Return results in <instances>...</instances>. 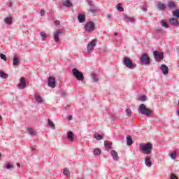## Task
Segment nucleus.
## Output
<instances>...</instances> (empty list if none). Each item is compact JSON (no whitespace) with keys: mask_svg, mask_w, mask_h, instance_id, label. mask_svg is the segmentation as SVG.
<instances>
[{"mask_svg":"<svg viewBox=\"0 0 179 179\" xmlns=\"http://www.w3.org/2000/svg\"><path fill=\"white\" fill-rule=\"evenodd\" d=\"M161 24L163 26V27H166V29H169V24H167V22L164 21H161Z\"/></svg>","mask_w":179,"mask_h":179,"instance_id":"obj_38","label":"nucleus"},{"mask_svg":"<svg viewBox=\"0 0 179 179\" xmlns=\"http://www.w3.org/2000/svg\"><path fill=\"white\" fill-rule=\"evenodd\" d=\"M97 44V40L93 39L91 42L88 43L87 45V51L89 53L92 52L93 51V49L94 48V46Z\"/></svg>","mask_w":179,"mask_h":179,"instance_id":"obj_7","label":"nucleus"},{"mask_svg":"<svg viewBox=\"0 0 179 179\" xmlns=\"http://www.w3.org/2000/svg\"><path fill=\"white\" fill-rule=\"evenodd\" d=\"M140 62L143 65H150V57L147 54H143L140 57Z\"/></svg>","mask_w":179,"mask_h":179,"instance_id":"obj_5","label":"nucleus"},{"mask_svg":"<svg viewBox=\"0 0 179 179\" xmlns=\"http://www.w3.org/2000/svg\"><path fill=\"white\" fill-rule=\"evenodd\" d=\"M28 132L31 136H34V135H36V134H37L34 130H33V129H30V128L28 129Z\"/></svg>","mask_w":179,"mask_h":179,"instance_id":"obj_35","label":"nucleus"},{"mask_svg":"<svg viewBox=\"0 0 179 179\" xmlns=\"http://www.w3.org/2000/svg\"><path fill=\"white\" fill-rule=\"evenodd\" d=\"M138 113L143 115H146L147 117H150V114L153 113L152 109L146 108L145 104H141L138 107Z\"/></svg>","mask_w":179,"mask_h":179,"instance_id":"obj_2","label":"nucleus"},{"mask_svg":"<svg viewBox=\"0 0 179 179\" xmlns=\"http://www.w3.org/2000/svg\"><path fill=\"white\" fill-rule=\"evenodd\" d=\"M170 24H172V26H178L179 22H178V20L176 19V18H171V20H169Z\"/></svg>","mask_w":179,"mask_h":179,"instance_id":"obj_18","label":"nucleus"},{"mask_svg":"<svg viewBox=\"0 0 179 179\" xmlns=\"http://www.w3.org/2000/svg\"><path fill=\"white\" fill-rule=\"evenodd\" d=\"M4 22L6 24L10 25L12 24V18L11 17H6L4 19Z\"/></svg>","mask_w":179,"mask_h":179,"instance_id":"obj_26","label":"nucleus"},{"mask_svg":"<svg viewBox=\"0 0 179 179\" xmlns=\"http://www.w3.org/2000/svg\"><path fill=\"white\" fill-rule=\"evenodd\" d=\"M41 16H44L45 15V11L44 10H41L40 12Z\"/></svg>","mask_w":179,"mask_h":179,"instance_id":"obj_44","label":"nucleus"},{"mask_svg":"<svg viewBox=\"0 0 179 179\" xmlns=\"http://www.w3.org/2000/svg\"><path fill=\"white\" fill-rule=\"evenodd\" d=\"M64 34V31L58 29L54 32V40L56 43L59 41V35Z\"/></svg>","mask_w":179,"mask_h":179,"instance_id":"obj_8","label":"nucleus"},{"mask_svg":"<svg viewBox=\"0 0 179 179\" xmlns=\"http://www.w3.org/2000/svg\"><path fill=\"white\" fill-rule=\"evenodd\" d=\"M108 17H109V18H110V17H111V16H110V15H108Z\"/></svg>","mask_w":179,"mask_h":179,"instance_id":"obj_53","label":"nucleus"},{"mask_svg":"<svg viewBox=\"0 0 179 179\" xmlns=\"http://www.w3.org/2000/svg\"><path fill=\"white\" fill-rule=\"evenodd\" d=\"M172 13H173V16H174L175 17H178V19H179V10L178 9L176 10Z\"/></svg>","mask_w":179,"mask_h":179,"instance_id":"obj_29","label":"nucleus"},{"mask_svg":"<svg viewBox=\"0 0 179 179\" xmlns=\"http://www.w3.org/2000/svg\"><path fill=\"white\" fill-rule=\"evenodd\" d=\"M157 31H162V29H157Z\"/></svg>","mask_w":179,"mask_h":179,"instance_id":"obj_51","label":"nucleus"},{"mask_svg":"<svg viewBox=\"0 0 179 179\" xmlns=\"http://www.w3.org/2000/svg\"><path fill=\"white\" fill-rule=\"evenodd\" d=\"M35 100L37 103H43V98H41L38 94L35 95Z\"/></svg>","mask_w":179,"mask_h":179,"instance_id":"obj_27","label":"nucleus"},{"mask_svg":"<svg viewBox=\"0 0 179 179\" xmlns=\"http://www.w3.org/2000/svg\"><path fill=\"white\" fill-rule=\"evenodd\" d=\"M92 78L94 80V82H99V78L97 77V75L96 73H92Z\"/></svg>","mask_w":179,"mask_h":179,"instance_id":"obj_33","label":"nucleus"},{"mask_svg":"<svg viewBox=\"0 0 179 179\" xmlns=\"http://www.w3.org/2000/svg\"><path fill=\"white\" fill-rule=\"evenodd\" d=\"M48 86L49 87H52V89H54L55 87V77L54 76H50L48 78Z\"/></svg>","mask_w":179,"mask_h":179,"instance_id":"obj_9","label":"nucleus"},{"mask_svg":"<svg viewBox=\"0 0 179 179\" xmlns=\"http://www.w3.org/2000/svg\"><path fill=\"white\" fill-rule=\"evenodd\" d=\"M157 8L159 10H164V9L167 8V6L165 3L159 1L157 4Z\"/></svg>","mask_w":179,"mask_h":179,"instance_id":"obj_16","label":"nucleus"},{"mask_svg":"<svg viewBox=\"0 0 179 179\" xmlns=\"http://www.w3.org/2000/svg\"><path fill=\"white\" fill-rule=\"evenodd\" d=\"M151 159H152V157H145V166H147V167H151L152 166Z\"/></svg>","mask_w":179,"mask_h":179,"instance_id":"obj_15","label":"nucleus"},{"mask_svg":"<svg viewBox=\"0 0 179 179\" xmlns=\"http://www.w3.org/2000/svg\"><path fill=\"white\" fill-rule=\"evenodd\" d=\"M0 156H1V154H0Z\"/></svg>","mask_w":179,"mask_h":179,"instance_id":"obj_54","label":"nucleus"},{"mask_svg":"<svg viewBox=\"0 0 179 179\" xmlns=\"http://www.w3.org/2000/svg\"><path fill=\"white\" fill-rule=\"evenodd\" d=\"M67 138L69 139V141H70L71 142L73 141V133H72V131H69L67 133Z\"/></svg>","mask_w":179,"mask_h":179,"instance_id":"obj_22","label":"nucleus"},{"mask_svg":"<svg viewBox=\"0 0 179 179\" xmlns=\"http://www.w3.org/2000/svg\"><path fill=\"white\" fill-rule=\"evenodd\" d=\"M154 57L157 62L162 61V59H163L164 58L163 53H160L158 51H154Z\"/></svg>","mask_w":179,"mask_h":179,"instance_id":"obj_10","label":"nucleus"},{"mask_svg":"<svg viewBox=\"0 0 179 179\" xmlns=\"http://www.w3.org/2000/svg\"><path fill=\"white\" fill-rule=\"evenodd\" d=\"M0 58H1V59H3V61L7 60L6 55H5L4 54H2V53L0 54Z\"/></svg>","mask_w":179,"mask_h":179,"instance_id":"obj_39","label":"nucleus"},{"mask_svg":"<svg viewBox=\"0 0 179 179\" xmlns=\"http://www.w3.org/2000/svg\"><path fill=\"white\" fill-rule=\"evenodd\" d=\"M40 34H41V36L42 37L43 41H44L45 38H47V34L44 32H41Z\"/></svg>","mask_w":179,"mask_h":179,"instance_id":"obj_37","label":"nucleus"},{"mask_svg":"<svg viewBox=\"0 0 179 179\" xmlns=\"http://www.w3.org/2000/svg\"><path fill=\"white\" fill-rule=\"evenodd\" d=\"M127 145H128V146H131V145L134 143V141H132V137H131V136H127Z\"/></svg>","mask_w":179,"mask_h":179,"instance_id":"obj_24","label":"nucleus"},{"mask_svg":"<svg viewBox=\"0 0 179 179\" xmlns=\"http://www.w3.org/2000/svg\"><path fill=\"white\" fill-rule=\"evenodd\" d=\"M114 35L115 36H118V33L116 32V33L114 34Z\"/></svg>","mask_w":179,"mask_h":179,"instance_id":"obj_49","label":"nucleus"},{"mask_svg":"<svg viewBox=\"0 0 179 179\" xmlns=\"http://www.w3.org/2000/svg\"><path fill=\"white\" fill-rule=\"evenodd\" d=\"M116 8L117 9V10H119V12H124V8L121 6V3L117 4L116 6Z\"/></svg>","mask_w":179,"mask_h":179,"instance_id":"obj_30","label":"nucleus"},{"mask_svg":"<svg viewBox=\"0 0 179 179\" xmlns=\"http://www.w3.org/2000/svg\"><path fill=\"white\" fill-rule=\"evenodd\" d=\"M110 155L113 156V159L115 161L118 160V159H119L118 153H117V152H115V150L110 151Z\"/></svg>","mask_w":179,"mask_h":179,"instance_id":"obj_19","label":"nucleus"},{"mask_svg":"<svg viewBox=\"0 0 179 179\" xmlns=\"http://www.w3.org/2000/svg\"><path fill=\"white\" fill-rule=\"evenodd\" d=\"M94 22L92 21L87 22L85 24V29L86 31H88V33H90V31H94Z\"/></svg>","mask_w":179,"mask_h":179,"instance_id":"obj_6","label":"nucleus"},{"mask_svg":"<svg viewBox=\"0 0 179 179\" xmlns=\"http://www.w3.org/2000/svg\"><path fill=\"white\" fill-rule=\"evenodd\" d=\"M48 124L52 129H55V124H54V122L52 121L51 120H48Z\"/></svg>","mask_w":179,"mask_h":179,"instance_id":"obj_21","label":"nucleus"},{"mask_svg":"<svg viewBox=\"0 0 179 179\" xmlns=\"http://www.w3.org/2000/svg\"><path fill=\"white\" fill-rule=\"evenodd\" d=\"M94 138H95L96 141H101V139H103V136L100 135L99 133H95L94 134Z\"/></svg>","mask_w":179,"mask_h":179,"instance_id":"obj_25","label":"nucleus"},{"mask_svg":"<svg viewBox=\"0 0 179 179\" xmlns=\"http://www.w3.org/2000/svg\"><path fill=\"white\" fill-rule=\"evenodd\" d=\"M63 174H64V176L66 177H67V178H69V177H71V172L69 171V169H64Z\"/></svg>","mask_w":179,"mask_h":179,"instance_id":"obj_23","label":"nucleus"},{"mask_svg":"<svg viewBox=\"0 0 179 179\" xmlns=\"http://www.w3.org/2000/svg\"><path fill=\"white\" fill-rule=\"evenodd\" d=\"M17 167H20V164L19 163L17 164Z\"/></svg>","mask_w":179,"mask_h":179,"instance_id":"obj_47","label":"nucleus"},{"mask_svg":"<svg viewBox=\"0 0 179 179\" xmlns=\"http://www.w3.org/2000/svg\"><path fill=\"white\" fill-rule=\"evenodd\" d=\"M0 77L3 78V79H7L8 74L4 73L3 71H0Z\"/></svg>","mask_w":179,"mask_h":179,"instance_id":"obj_31","label":"nucleus"},{"mask_svg":"<svg viewBox=\"0 0 179 179\" xmlns=\"http://www.w3.org/2000/svg\"><path fill=\"white\" fill-rule=\"evenodd\" d=\"M13 62L15 66L20 65V57L17 55H14Z\"/></svg>","mask_w":179,"mask_h":179,"instance_id":"obj_12","label":"nucleus"},{"mask_svg":"<svg viewBox=\"0 0 179 179\" xmlns=\"http://www.w3.org/2000/svg\"><path fill=\"white\" fill-rule=\"evenodd\" d=\"M1 120H2V116H1V115H0V121H1Z\"/></svg>","mask_w":179,"mask_h":179,"instance_id":"obj_52","label":"nucleus"},{"mask_svg":"<svg viewBox=\"0 0 179 179\" xmlns=\"http://www.w3.org/2000/svg\"><path fill=\"white\" fill-rule=\"evenodd\" d=\"M143 10H144L145 12H146V10H147L146 8H143Z\"/></svg>","mask_w":179,"mask_h":179,"instance_id":"obj_50","label":"nucleus"},{"mask_svg":"<svg viewBox=\"0 0 179 179\" xmlns=\"http://www.w3.org/2000/svg\"><path fill=\"white\" fill-rule=\"evenodd\" d=\"M147 99L146 96H142L139 98V100H141V101H146Z\"/></svg>","mask_w":179,"mask_h":179,"instance_id":"obj_41","label":"nucleus"},{"mask_svg":"<svg viewBox=\"0 0 179 179\" xmlns=\"http://www.w3.org/2000/svg\"><path fill=\"white\" fill-rule=\"evenodd\" d=\"M112 145H113V143H111L110 141H104V146L106 150H109V149H111Z\"/></svg>","mask_w":179,"mask_h":179,"instance_id":"obj_17","label":"nucleus"},{"mask_svg":"<svg viewBox=\"0 0 179 179\" xmlns=\"http://www.w3.org/2000/svg\"><path fill=\"white\" fill-rule=\"evenodd\" d=\"M17 87L22 90L26 87V78H21L20 80V83L17 85Z\"/></svg>","mask_w":179,"mask_h":179,"instance_id":"obj_11","label":"nucleus"},{"mask_svg":"<svg viewBox=\"0 0 179 179\" xmlns=\"http://www.w3.org/2000/svg\"><path fill=\"white\" fill-rule=\"evenodd\" d=\"M12 167H13V165L10 164H6V169H12Z\"/></svg>","mask_w":179,"mask_h":179,"instance_id":"obj_42","label":"nucleus"},{"mask_svg":"<svg viewBox=\"0 0 179 179\" xmlns=\"http://www.w3.org/2000/svg\"><path fill=\"white\" fill-rule=\"evenodd\" d=\"M64 6H66V8H71L72 6V2H71V0H66L63 2Z\"/></svg>","mask_w":179,"mask_h":179,"instance_id":"obj_20","label":"nucleus"},{"mask_svg":"<svg viewBox=\"0 0 179 179\" xmlns=\"http://www.w3.org/2000/svg\"><path fill=\"white\" fill-rule=\"evenodd\" d=\"M171 159H173V160H176V157H177V152L176 151H174L173 152H172L171 154Z\"/></svg>","mask_w":179,"mask_h":179,"instance_id":"obj_36","label":"nucleus"},{"mask_svg":"<svg viewBox=\"0 0 179 179\" xmlns=\"http://www.w3.org/2000/svg\"><path fill=\"white\" fill-rule=\"evenodd\" d=\"M161 70L164 75H167V73H169V67L166 66V64H162L161 66Z\"/></svg>","mask_w":179,"mask_h":179,"instance_id":"obj_14","label":"nucleus"},{"mask_svg":"<svg viewBox=\"0 0 179 179\" xmlns=\"http://www.w3.org/2000/svg\"><path fill=\"white\" fill-rule=\"evenodd\" d=\"M78 20L80 23H85L86 21V16L83 14H78Z\"/></svg>","mask_w":179,"mask_h":179,"instance_id":"obj_13","label":"nucleus"},{"mask_svg":"<svg viewBox=\"0 0 179 179\" xmlns=\"http://www.w3.org/2000/svg\"><path fill=\"white\" fill-rule=\"evenodd\" d=\"M170 179H178V178L177 177V175L171 173L170 176Z\"/></svg>","mask_w":179,"mask_h":179,"instance_id":"obj_40","label":"nucleus"},{"mask_svg":"<svg viewBox=\"0 0 179 179\" xmlns=\"http://www.w3.org/2000/svg\"><path fill=\"white\" fill-rule=\"evenodd\" d=\"M168 6H169V8H171V9H176V4L173 1H170L168 3Z\"/></svg>","mask_w":179,"mask_h":179,"instance_id":"obj_28","label":"nucleus"},{"mask_svg":"<svg viewBox=\"0 0 179 179\" xmlns=\"http://www.w3.org/2000/svg\"><path fill=\"white\" fill-rule=\"evenodd\" d=\"M139 149L143 155H150L152 153V149H153V145L150 143H142L139 145Z\"/></svg>","mask_w":179,"mask_h":179,"instance_id":"obj_1","label":"nucleus"},{"mask_svg":"<svg viewBox=\"0 0 179 179\" xmlns=\"http://www.w3.org/2000/svg\"><path fill=\"white\" fill-rule=\"evenodd\" d=\"M176 113H177V114H178V117H179V110H178L176 111Z\"/></svg>","mask_w":179,"mask_h":179,"instance_id":"obj_48","label":"nucleus"},{"mask_svg":"<svg viewBox=\"0 0 179 179\" xmlns=\"http://www.w3.org/2000/svg\"><path fill=\"white\" fill-rule=\"evenodd\" d=\"M72 72H73V76H74L75 78L77 79V80H81V81L84 80L85 77L83 76V73L79 71L77 69H73Z\"/></svg>","mask_w":179,"mask_h":179,"instance_id":"obj_4","label":"nucleus"},{"mask_svg":"<svg viewBox=\"0 0 179 179\" xmlns=\"http://www.w3.org/2000/svg\"><path fill=\"white\" fill-rule=\"evenodd\" d=\"M55 24H56V26H59V21L56 20V21L55 22Z\"/></svg>","mask_w":179,"mask_h":179,"instance_id":"obj_45","label":"nucleus"},{"mask_svg":"<svg viewBox=\"0 0 179 179\" xmlns=\"http://www.w3.org/2000/svg\"><path fill=\"white\" fill-rule=\"evenodd\" d=\"M123 64L127 68H129V69H135V68H136V64L132 62V60L127 57H124Z\"/></svg>","mask_w":179,"mask_h":179,"instance_id":"obj_3","label":"nucleus"},{"mask_svg":"<svg viewBox=\"0 0 179 179\" xmlns=\"http://www.w3.org/2000/svg\"><path fill=\"white\" fill-rule=\"evenodd\" d=\"M126 19H127V20H129V22H131V23H134V22H135V19L132 17H126Z\"/></svg>","mask_w":179,"mask_h":179,"instance_id":"obj_43","label":"nucleus"},{"mask_svg":"<svg viewBox=\"0 0 179 179\" xmlns=\"http://www.w3.org/2000/svg\"><path fill=\"white\" fill-rule=\"evenodd\" d=\"M72 120V116H69V121H71Z\"/></svg>","mask_w":179,"mask_h":179,"instance_id":"obj_46","label":"nucleus"},{"mask_svg":"<svg viewBox=\"0 0 179 179\" xmlns=\"http://www.w3.org/2000/svg\"><path fill=\"white\" fill-rule=\"evenodd\" d=\"M126 114L127 115L128 117H131V115H132V110H131L130 108L126 109Z\"/></svg>","mask_w":179,"mask_h":179,"instance_id":"obj_34","label":"nucleus"},{"mask_svg":"<svg viewBox=\"0 0 179 179\" xmlns=\"http://www.w3.org/2000/svg\"><path fill=\"white\" fill-rule=\"evenodd\" d=\"M101 153V150H100V149L99 148H96L94 150V154L96 155V156H99L100 154Z\"/></svg>","mask_w":179,"mask_h":179,"instance_id":"obj_32","label":"nucleus"}]
</instances>
